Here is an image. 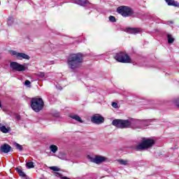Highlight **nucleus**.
<instances>
[{
    "mask_svg": "<svg viewBox=\"0 0 179 179\" xmlns=\"http://www.w3.org/2000/svg\"><path fill=\"white\" fill-rule=\"evenodd\" d=\"M31 107L36 113L41 111V110L44 108V101L43 99L39 97L33 98L31 100Z\"/></svg>",
    "mask_w": 179,
    "mask_h": 179,
    "instance_id": "obj_2",
    "label": "nucleus"
},
{
    "mask_svg": "<svg viewBox=\"0 0 179 179\" xmlns=\"http://www.w3.org/2000/svg\"><path fill=\"white\" fill-rule=\"evenodd\" d=\"M165 1L169 6H176L179 8V3L174 0H165Z\"/></svg>",
    "mask_w": 179,
    "mask_h": 179,
    "instance_id": "obj_13",
    "label": "nucleus"
},
{
    "mask_svg": "<svg viewBox=\"0 0 179 179\" xmlns=\"http://www.w3.org/2000/svg\"><path fill=\"white\" fill-rule=\"evenodd\" d=\"M27 167L28 169H34V162H29L27 163Z\"/></svg>",
    "mask_w": 179,
    "mask_h": 179,
    "instance_id": "obj_21",
    "label": "nucleus"
},
{
    "mask_svg": "<svg viewBox=\"0 0 179 179\" xmlns=\"http://www.w3.org/2000/svg\"><path fill=\"white\" fill-rule=\"evenodd\" d=\"M30 81L29 80H27L24 83L25 86H30Z\"/></svg>",
    "mask_w": 179,
    "mask_h": 179,
    "instance_id": "obj_28",
    "label": "nucleus"
},
{
    "mask_svg": "<svg viewBox=\"0 0 179 179\" xmlns=\"http://www.w3.org/2000/svg\"><path fill=\"white\" fill-rule=\"evenodd\" d=\"M115 59L117 61V62H122L123 64H128L131 62V58L127 54L124 52L117 53Z\"/></svg>",
    "mask_w": 179,
    "mask_h": 179,
    "instance_id": "obj_5",
    "label": "nucleus"
},
{
    "mask_svg": "<svg viewBox=\"0 0 179 179\" xmlns=\"http://www.w3.org/2000/svg\"><path fill=\"white\" fill-rule=\"evenodd\" d=\"M50 150L52 152V153H57L58 151V147L55 145H51L50 146Z\"/></svg>",
    "mask_w": 179,
    "mask_h": 179,
    "instance_id": "obj_17",
    "label": "nucleus"
},
{
    "mask_svg": "<svg viewBox=\"0 0 179 179\" xmlns=\"http://www.w3.org/2000/svg\"><path fill=\"white\" fill-rule=\"evenodd\" d=\"M0 131L3 132V134H8V132H9V130H8L5 126L0 127Z\"/></svg>",
    "mask_w": 179,
    "mask_h": 179,
    "instance_id": "obj_19",
    "label": "nucleus"
},
{
    "mask_svg": "<svg viewBox=\"0 0 179 179\" xmlns=\"http://www.w3.org/2000/svg\"><path fill=\"white\" fill-rule=\"evenodd\" d=\"M17 171L20 177H22V178H24V179L27 178L26 173H24V172H23V171H22L20 169H17Z\"/></svg>",
    "mask_w": 179,
    "mask_h": 179,
    "instance_id": "obj_15",
    "label": "nucleus"
},
{
    "mask_svg": "<svg viewBox=\"0 0 179 179\" xmlns=\"http://www.w3.org/2000/svg\"><path fill=\"white\" fill-rule=\"evenodd\" d=\"M0 107H2V104L1 103V102H0Z\"/></svg>",
    "mask_w": 179,
    "mask_h": 179,
    "instance_id": "obj_30",
    "label": "nucleus"
},
{
    "mask_svg": "<svg viewBox=\"0 0 179 179\" xmlns=\"http://www.w3.org/2000/svg\"><path fill=\"white\" fill-rule=\"evenodd\" d=\"M83 62V57L80 53L70 55L67 59L69 68L72 69V71H75V69L80 68V66H82Z\"/></svg>",
    "mask_w": 179,
    "mask_h": 179,
    "instance_id": "obj_1",
    "label": "nucleus"
},
{
    "mask_svg": "<svg viewBox=\"0 0 179 179\" xmlns=\"http://www.w3.org/2000/svg\"><path fill=\"white\" fill-rule=\"evenodd\" d=\"M109 20H110V22H112L113 23L115 22H116L115 17L110 15L109 17Z\"/></svg>",
    "mask_w": 179,
    "mask_h": 179,
    "instance_id": "obj_26",
    "label": "nucleus"
},
{
    "mask_svg": "<svg viewBox=\"0 0 179 179\" xmlns=\"http://www.w3.org/2000/svg\"><path fill=\"white\" fill-rule=\"evenodd\" d=\"M50 170H52L53 171H59V168L57 166H50L49 167Z\"/></svg>",
    "mask_w": 179,
    "mask_h": 179,
    "instance_id": "obj_25",
    "label": "nucleus"
},
{
    "mask_svg": "<svg viewBox=\"0 0 179 179\" xmlns=\"http://www.w3.org/2000/svg\"><path fill=\"white\" fill-rule=\"evenodd\" d=\"M74 3L83 6L86 4L87 0H73Z\"/></svg>",
    "mask_w": 179,
    "mask_h": 179,
    "instance_id": "obj_16",
    "label": "nucleus"
},
{
    "mask_svg": "<svg viewBox=\"0 0 179 179\" xmlns=\"http://www.w3.org/2000/svg\"><path fill=\"white\" fill-rule=\"evenodd\" d=\"M91 121L94 124H101V122H104V117L100 115H95L92 117Z\"/></svg>",
    "mask_w": 179,
    "mask_h": 179,
    "instance_id": "obj_10",
    "label": "nucleus"
},
{
    "mask_svg": "<svg viewBox=\"0 0 179 179\" xmlns=\"http://www.w3.org/2000/svg\"><path fill=\"white\" fill-rule=\"evenodd\" d=\"M118 13H120L122 16H124V17H127L128 16H131L132 13H134V11H132V9H131L129 7L127 6H121L119 7L117 9Z\"/></svg>",
    "mask_w": 179,
    "mask_h": 179,
    "instance_id": "obj_7",
    "label": "nucleus"
},
{
    "mask_svg": "<svg viewBox=\"0 0 179 179\" xmlns=\"http://www.w3.org/2000/svg\"><path fill=\"white\" fill-rule=\"evenodd\" d=\"M62 179H70L69 178L66 177V176H64L62 178Z\"/></svg>",
    "mask_w": 179,
    "mask_h": 179,
    "instance_id": "obj_29",
    "label": "nucleus"
},
{
    "mask_svg": "<svg viewBox=\"0 0 179 179\" xmlns=\"http://www.w3.org/2000/svg\"><path fill=\"white\" fill-rule=\"evenodd\" d=\"M11 149L12 148L10 147V145H9L8 144H4L1 146L0 150L3 153H9Z\"/></svg>",
    "mask_w": 179,
    "mask_h": 179,
    "instance_id": "obj_11",
    "label": "nucleus"
},
{
    "mask_svg": "<svg viewBox=\"0 0 179 179\" xmlns=\"http://www.w3.org/2000/svg\"><path fill=\"white\" fill-rule=\"evenodd\" d=\"M112 124L117 128H121L122 129L124 128H129L134 124V120L117 119L114 120Z\"/></svg>",
    "mask_w": 179,
    "mask_h": 179,
    "instance_id": "obj_4",
    "label": "nucleus"
},
{
    "mask_svg": "<svg viewBox=\"0 0 179 179\" xmlns=\"http://www.w3.org/2000/svg\"><path fill=\"white\" fill-rule=\"evenodd\" d=\"M118 162L120 163V164H122L123 166H128V160H124V159H119Z\"/></svg>",
    "mask_w": 179,
    "mask_h": 179,
    "instance_id": "obj_20",
    "label": "nucleus"
},
{
    "mask_svg": "<svg viewBox=\"0 0 179 179\" xmlns=\"http://www.w3.org/2000/svg\"><path fill=\"white\" fill-rule=\"evenodd\" d=\"M167 38L169 44H172V43H174V38H173V36H171V34H168Z\"/></svg>",
    "mask_w": 179,
    "mask_h": 179,
    "instance_id": "obj_18",
    "label": "nucleus"
},
{
    "mask_svg": "<svg viewBox=\"0 0 179 179\" xmlns=\"http://www.w3.org/2000/svg\"><path fill=\"white\" fill-rule=\"evenodd\" d=\"M38 76H39L40 78H41L42 79H44V78H47V76H45V73L43 72H39L38 73Z\"/></svg>",
    "mask_w": 179,
    "mask_h": 179,
    "instance_id": "obj_23",
    "label": "nucleus"
},
{
    "mask_svg": "<svg viewBox=\"0 0 179 179\" xmlns=\"http://www.w3.org/2000/svg\"><path fill=\"white\" fill-rule=\"evenodd\" d=\"M13 22H14L13 17H9L8 18V22H7V23H8V26H11V24H13Z\"/></svg>",
    "mask_w": 179,
    "mask_h": 179,
    "instance_id": "obj_22",
    "label": "nucleus"
},
{
    "mask_svg": "<svg viewBox=\"0 0 179 179\" xmlns=\"http://www.w3.org/2000/svg\"><path fill=\"white\" fill-rule=\"evenodd\" d=\"M141 31L140 28H128L127 29V32L129 34H136V33H140Z\"/></svg>",
    "mask_w": 179,
    "mask_h": 179,
    "instance_id": "obj_12",
    "label": "nucleus"
},
{
    "mask_svg": "<svg viewBox=\"0 0 179 179\" xmlns=\"http://www.w3.org/2000/svg\"><path fill=\"white\" fill-rule=\"evenodd\" d=\"M10 68H11L13 71H17V72H23V71L27 69L26 64H20L16 62H10Z\"/></svg>",
    "mask_w": 179,
    "mask_h": 179,
    "instance_id": "obj_6",
    "label": "nucleus"
},
{
    "mask_svg": "<svg viewBox=\"0 0 179 179\" xmlns=\"http://www.w3.org/2000/svg\"><path fill=\"white\" fill-rule=\"evenodd\" d=\"M15 146L16 149H18V150H20V151L23 150V147H22V145H20L19 143H15Z\"/></svg>",
    "mask_w": 179,
    "mask_h": 179,
    "instance_id": "obj_24",
    "label": "nucleus"
},
{
    "mask_svg": "<svg viewBox=\"0 0 179 179\" xmlns=\"http://www.w3.org/2000/svg\"><path fill=\"white\" fill-rule=\"evenodd\" d=\"M70 117L73 120H75L76 121H78V122H83V121H82V119L80 118V117H79V115H71Z\"/></svg>",
    "mask_w": 179,
    "mask_h": 179,
    "instance_id": "obj_14",
    "label": "nucleus"
},
{
    "mask_svg": "<svg viewBox=\"0 0 179 179\" xmlns=\"http://www.w3.org/2000/svg\"><path fill=\"white\" fill-rule=\"evenodd\" d=\"M90 159L92 163H96V164H100L103 162H106V157L103 156H95L94 157H90Z\"/></svg>",
    "mask_w": 179,
    "mask_h": 179,
    "instance_id": "obj_9",
    "label": "nucleus"
},
{
    "mask_svg": "<svg viewBox=\"0 0 179 179\" xmlns=\"http://www.w3.org/2000/svg\"><path fill=\"white\" fill-rule=\"evenodd\" d=\"M155 145V140L152 138H143L138 145H136L135 149L136 150H143L145 149H149Z\"/></svg>",
    "mask_w": 179,
    "mask_h": 179,
    "instance_id": "obj_3",
    "label": "nucleus"
},
{
    "mask_svg": "<svg viewBox=\"0 0 179 179\" xmlns=\"http://www.w3.org/2000/svg\"><path fill=\"white\" fill-rule=\"evenodd\" d=\"M112 107H113L114 108H118V104L115 102H113L112 103Z\"/></svg>",
    "mask_w": 179,
    "mask_h": 179,
    "instance_id": "obj_27",
    "label": "nucleus"
},
{
    "mask_svg": "<svg viewBox=\"0 0 179 179\" xmlns=\"http://www.w3.org/2000/svg\"><path fill=\"white\" fill-rule=\"evenodd\" d=\"M11 55L17 58V59H30V57L25 53H22V52H17L15 50H11L10 51Z\"/></svg>",
    "mask_w": 179,
    "mask_h": 179,
    "instance_id": "obj_8",
    "label": "nucleus"
}]
</instances>
